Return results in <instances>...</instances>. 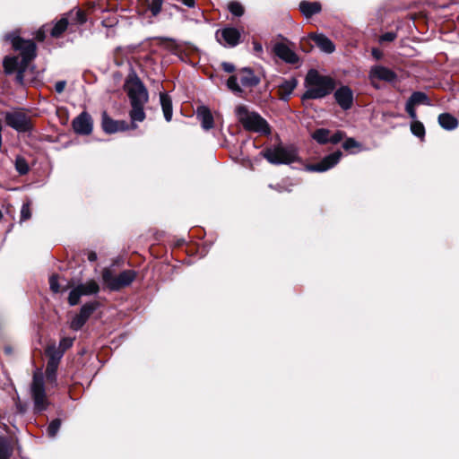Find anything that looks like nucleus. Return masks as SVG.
<instances>
[{
  "mask_svg": "<svg viewBox=\"0 0 459 459\" xmlns=\"http://www.w3.org/2000/svg\"><path fill=\"white\" fill-rule=\"evenodd\" d=\"M305 87L307 90L301 97L303 100H318L332 93L336 87V82L332 77L311 69L306 75Z\"/></svg>",
  "mask_w": 459,
  "mask_h": 459,
  "instance_id": "1",
  "label": "nucleus"
},
{
  "mask_svg": "<svg viewBox=\"0 0 459 459\" xmlns=\"http://www.w3.org/2000/svg\"><path fill=\"white\" fill-rule=\"evenodd\" d=\"M238 120L248 131L259 133L261 134H269L270 126L265 119L258 113L249 112L246 106L239 105L235 110Z\"/></svg>",
  "mask_w": 459,
  "mask_h": 459,
  "instance_id": "2",
  "label": "nucleus"
},
{
  "mask_svg": "<svg viewBox=\"0 0 459 459\" xmlns=\"http://www.w3.org/2000/svg\"><path fill=\"white\" fill-rule=\"evenodd\" d=\"M260 79L249 67L241 68L238 74H232L226 82L227 88L235 95L242 96V88H253L259 84Z\"/></svg>",
  "mask_w": 459,
  "mask_h": 459,
  "instance_id": "3",
  "label": "nucleus"
},
{
  "mask_svg": "<svg viewBox=\"0 0 459 459\" xmlns=\"http://www.w3.org/2000/svg\"><path fill=\"white\" fill-rule=\"evenodd\" d=\"M104 286L110 291H118L129 286L136 278L134 270H124L117 276L114 275L110 268H104L101 273Z\"/></svg>",
  "mask_w": 459,
  "mask_h": 459,
  "instance_id": "4",
  "label": "nucleus"
},
{
  "mask_svg": "<svg viewBox=\"0 0 459 459\" xmlns=\"http://www.w3.org/2000/svg\"><path fill=\"white\" fill-rule=\"evenodd\" d=\"M261 154L271 164H290L298 160V152L293 146H283L281 144L264 150Z\"/></svg>",
  "mask_w": 459,
  "mask_h": 459,
  "instance_id": "5",
  "label": "nucleus"
},
{
  "mask_svg": "<svg viewBox=\"0 0 459 459\" xmlns=\"http://www.w3.org/2000/svg\"><path fill=\"white\" fill-rule=\"evenodd\" d=\"M30 394L34 403V411L40 413L46 411L49 403L46 396L44 376L41 372H35L33 374Z\"/></svg>",
  "mask_w": 459,
  "mask_h": 459,
  "instance_id": "6",
  "label": "nucleus"
},
{
  "mask_svg": "<svg viewBox=\"0 0 459 459\" xmlns=\"http://www.w3.org/2000/svg\"><path fill=\"white\" fill-rule=\"evenodd\" d=\"M13 48L21 52L23 66H27L29 62L36 56V44L33 40H25L19 37L15 32L9 33L5 36Z\"/></svg>",
  "mask_w": 459,
  "mask_h": 459,
  "instance_id": "7",
  "label": "nucleus"
},
{
  "mask_svg": "<svg viewBox=\"0 0 459 459\" xmlns=\"http://www.w3.org/2000/svg\"><path fill=\"white\" fill-rule=\"evenodd\" d=\"M126 86L131 105H145L148 102V91L138 77L127 81Z\"/></svg>",
  "mask_w": 459,
  "mask_h": 459,
  "instance_id": "8",
  "label": "nucleus"
},
{
  "mask_svg": "<svg viewBox=\"0 0 459 459\" xmlns=\"http://www.w3.org/2000/svg\"><path fill=\"white\" fill-rule=\"evenodd\" d=\"M46 354L48 357L45 376L47 381L50 384L56 385V370L58 364L64 355V351H60L56 345H50L46 350Z\"/></svg>",
  "mask_w": 459,
  "mask_h": 459,
  "instance_id": "9",
  "label": "nucleus"
},
{
  "mask_svg": "<svg viewBox=\"0 0 459 459\" xmlns=\"http://www.w3.org/2000/svg\"><path fill=\"white\" fill-rule=\"evenodd\" d=\"M4 119L8 126L19 133H26L31 130L30 117L21 110L5 112Z\"/></svg>",
  "mask_w": 459,
  "mask_h": 459,
  "instance_id": "10",
  "label": "nucleus"
},
{
  "mask_svg": "<svg viewBox=\"0 0 459 459\" xmlns=\"http://www.w3.org/2000/svg\"><path fill=\"white\" fill-rule=\"evenodd\" d=\"M100 291V285L94 280L87 281L80 283L71 290L68 296V303L70 306H75L79 303L82 296L96 295Z\"/></svg>",
  "mask_w": 459,
  "mask_h": 459,
  "instance_id": "11",
  "label": "nucleus"
},
{
  "mask_svg": "<svg viewBox=\"0 0 459 459\" xmlns=\"http://www.w3.org/2000/svg\"><path fill=\"white\" fill-rule=\"evenodd\" d=\"M342 153L341 151L334 152L325 158H323L320 161L313 164H308L306 166V170L309 172H325L330 169L333 168L340 161Z\"/></svg>",
  "mask_w": 459,
  "mask_h": 459,
  "instance_id": "12",
  "label": "nucleus"
},
{
  "mask_svg": "<svg viewBox=\"0 0 459 459\" xmlns=\"http://www.w3.org/2000/svg\"><path fill=\"white\" fill-rule=\"evenodd\" d=\"M97 308V303L89 302L82 306L80 313L75 315L70 323L74 331H79Z\"/></svg>",
  "mask_w": 459,
  "mask_h": 459,
  "instance_id": "13",
  "label": "nucleus"
},
{
  "mask_svg": "<svg viewBox=\"0 0 459 459\" xmlns=\"http://www.w3.org/2000/svg\"><path fill=\"white\" fill-rule=\"evenodd\" d=\"M216 39L224 47H235L240 39V32L236 28H224L216 31Z\"/></svg>",
  "mask_w": 459,
  "mask_h": 459,
  "instance_id": "14",
  "label": "nucleus"
},
{
  "mask_svg": "<svg viewBox=\"0 0 459 459\" xmlns=\"http://www.w3.org/2000/svg\"><path fill=\"white\" fill-rule=\"evenodd\" d=\"M3 66L4 73L7 74H12L14 72H17V81L22 82L23 73L27 66H23L22 61L20 60L18 56H6L4 59Z\"/></svg>",
  "mask_w": 459,
  "mask_h": 459,
  "instance_id": "15",
  "label": "nucleus"
},
{
  "mask_svg": "<svg viewBox=\"0 0 459 459\" xmlns=\"http://www.w3.org/2000/svg\"><path fill=\"white\" fill-rule=\"evenodd\" d=\"M73 128L78 134L88 135L92 131V119L87 112H82L73 121Z\"/></svg>",
  "mask_w": 459,
  "mask_h": 459,
  "instance_id": "16",
  "label": "nucleus"
},
{
  "mask_svg": "<svg viewBox=\"0 0 459 459\" xmlns=\"http://www.w3.org/2000/svg\"><path fill=\"white\" fill-rule=\"evenodd\" d=\"M102 128L107 134H114L119 131H126L130 128L129 125L124 120H114L109 117L107 112L102 113Z\"/></svg>",
  "mask_w": 459,
  "mask_h": 459,
  "instance_id": "17",
  "label": "nucleus"
},
{
  "mask_svg": "<svg viewBox=\"0 0 459 459\" xmlns=\"http://www.w3.org/2000/svg\"><path fill=\"white\" fill-rule=\"evenodd\" d=\"M334 99L343 110H347L352 107L353 92L349 86H342L335 91Z\"/></svg>",
  "mask_w": 459,
  "mask_h": 459,
  "instance_id": "18",
  "label": "nucleus"
},
{
  "mask_svg": "<svg viewBox=\"0 0 459 459\" xmlns=\"http://www.w3.org/2000/svg\"><path fill=\"white\" fill-rule=\"evenodd\" d=\"M369 77L372 81L377 79L387 82H393L397 78L396 74L394 71L382 65L373 66L370 69Z\"/></svg>",
  "mask_w": 459,
  "mask_h": 459,
  "instance_id": "19",
  "label": "nucleus"
},
{
  "mask_svg": "<svg viewBox=\"0 0 459 459\" xmlns=\"http://www.w3.org/2000/svg\"><path fill=\"white\" fill-rule=\"evenodd\" d=\"M274 54L283 61L289 64H296L299 57L286 44L278 42L273 46Z\"/></svg>",
  "mask_w": 459,
  "mask_h": 459,
  "instance_id": "20",
  "label": "nucleus"
},
{
  "mask_svg": "<svg viewBox=\"0 0 459 459\" xmlns=\"http://www.w3.org/2000/svg\"><path fill=\"white\" fill-rule=\"evenodd\" d=\"M196 117L201 122L204 130L208 131L214 126V119L209 108L200 106L196 109Z\"/></svg>",
  "mask_w": 459,
  "mask_h": 459,
  "instance_id": "21",
  "label": "nucleus"
},
{
  "mask_svg": "<svg viewBox=\"0 0 459 459\" xmlns=\"http://www.w3.org/2000/svg\"><path fill=\"white\" fill-rule=\"evenodd\" d=\"M316 45L325 53L331 54L335 50L333 41L323 34L310 36Z\"/></svg>",
  "mask_w": 459,
  "mask_h": 459,
  "instance_id": "22",
  "label": "nucleus"
},
{
  "mask_svg": "<svg viewBox=\"0 0 459 459\" xmlns=\"http://www.w3.org/2000/svg\"><path fill=\"white\" fill-rule=\"evenodd\" d=\"M297 85L298 81L293 77L288 80H283L281 84H279L280 99L284 101L288 100Z\"/></svg>",
  "mask_w": 459,
  "mask_h": 459,
  "instance_id": "23",
  "label": "nucleus"
},
{
  "mask_svg": "<svg viewBox=\"0 0 459 459\" xmlns=\"http://www.w3.org/2000/svg\"><path fill=\"white\" fill-rule=\"evenodd\" d=\"M129 116L131 118V128L135 129L137 127L135 123L143 122L145 119L144 105H131Z\"/></svg>",
  "mask_w": 459,
  "mask_h": 459,
  "instance_id": "24",
  "label": "nucleus"
},
{
  "mask_svg": "<svg viewBox=\"0 0 459 459\" xmlns=\"http://www.w3.org/2000/svg\"><path fill=\"white\" fill-rule=\"evenodd\" d=\"M299 10L306 17H311L314 14L320 13L321 4L318 2L302 1L299 4Z\"/></svg>",
  "mask_w": 459,
  "mask_h": 459,
  "instance_id": "25",
  "label": "nucleus"
},
{
  "mask_svg": "<svg viewBox=\"0 0 459 459\" xmlns=\"http://www.w3.org/2000/svg\"><path fill=\"white\" fill-rule=\"evenodd\" d=\"M439 126L447 131L454 130L458 126L457 119L449 113H443L438 116Z\"/></svg>",
  "mask_w": 459,
  "mask_h": 459,
  "instance_id": "26",
  "label": "nucleus"
},
{
  "mask_svg": "<svg viewBox=\"0 0 459 459\" xmlns=\"http://www.w3.org/2000/svg\"><path fill=\"white\" fill-rule=\"evenodd\" d=\"M160 100L164 114V117L167 122H169L172 119L173 115L171 99L166 93H160Z\"/></svg>",
  "mask_w": 459,
  "mask_h": 459,
  "instance_id": "27",
  "label": "nucleus"
},
{
  "mask_svg": "<svg viewBox=\"0 0 459 459\" xmlns=\"http://www.w3.org/2000/svg\"><path fill=\"white\" fill-rule=\"evenodd\" d=\"M13 455V447L6 437H0V459H10Z\"/></svg>",
  "mask_w": 459,
  "mask_h": 459,
  "instance_id": "28",
  "label": "nucleus"
},
{
  "mask_svg": "<svg viewBox=\"0 0 459 459\" xmlns=\"http://www.w3.org/2000/svg\"><path fill=\"white\" fill-rule=\"evenodd\" d=\"M68 20L66 17L61 18L56 24L53 26L50 35L53 38H59L67 29Z\"/></svg>",
  "mask_w": 459,
  "mask_h": 459,
  "instance_id": "29",
  "label": "nucleus"
},
{
  "mask_svg": "<svg viewBox=\"0 0 459 459\" xmlns=\"http://www.w3.org/2000/svg\"><path fill=\"white\" fill-rule=\"evenodd\" d=\"M329 137H330V131L325 128L316 129L312 134V138L320 144H325V143H329V141H330Z\"/></svg>",
  "mask_w": 459,
  "mask_h": 459,
  "instance_id": "30",
  "label": "nucleus"
},
{
  "mask_svg": "<svg viewBox=\"0 0 459 459\" xmlns=\"http://www.w3.org/2000/svg\"><path fill=\"white\" fill-rule=\"evenodd\" d=\"M411 105L429 104L428 96L422 91H414L407 100Z\"/></svg>",
  "mask_w": 459,
  "mask_h": 459,
  "instance_id": "31",
  "label": "nucleus"
},
{
  "mask_svg": "<svg viewBox=\"0 0 459 459\" xmlns=\"http://www.w3.org/2000/svg\"><path fill=\"white\" fill-rule=\"evenodd\" d=\"M15 169L20 175H26L30 171V166L26 159L22 156H17L14 162Z\"/></svg>",
  "mask_w": 459,
  "mask_h": 459,
  "instance_id": "32",
  "label": "nucleus"
},
{
  "mask_svg": "<svg viewBox=\"0 0 459 459\" xmlns=\"http://www.w3.org/2000/svg\"><path fill=\"white\" fill-rule=\"evenodd\" d=\"M411 133L420 138H422L425 135V127L423 124L420 121L414 120L411 125Z\"/></svg>",
  "mask_w": 459,
  "mask_h": 459,
  "instance_id": "33",
  "label": "nucleus"
},
{
  "mask_svg": "<svg viewBox=\"0 0 459 459\" xmlns=\"http://www.w3.org/2000/svg\"><path fill=\"white\" fill-rule=\"evenodd\" d=\"M229 11L235 16L240 17L244 14V7L237 1H232L228 5Z\"/></svg>",
  "mask_w": 459,
  "mask_h": 459,
  "instance_id": "34",
  "label": "nucleus"
},
{
  "mask_svg": "<svg viewBox=\"0 0 459 459\" xmlns=\"http://www.w3.org/2000/svg\"><path fill=\"white\" fill-rule=\"evenodd\" d=\"M60 427H61V420L59 419L53 420L49 423V425L48 426V429H47V433H48V437H54L57 434Z\"/></svg>",
  "mask_w": 459,
  "mask_h": 459,
  "instance_id": "35",
  "label": "nucleus"
},
{
  "mask_svg": "<svg viewBox=\"0 0 459 459\" xmlns=\"http://www.w3.org/2000/svg\"><path fill=\"white\" fill-rule=\"evenodd\" d=\"M163 0H152L149 9L153 16H157L162 8Z\"/></svg>",
  "mask_w": 459,
  "mask_h": 459,
  "instance_id": "36",
  "label": "nucleus"
},
{
  "mask_svg": "<svg viewBox=\"0 0 459 459\" xmlns=\"http://www.w3.org/2000/svg\"><path fill=\"white\" fill-rule=\"evenodd\" d=\"M49 287H50V290L54 293H57L60 291V286L58 283V275L57 274H52L49 277Z\"/></svg>",
  "mask_w": 459,
  "mask_h": 459,
  "instance_id": "37",
  "label": "nucleus"
},
{
  "mask_svg": "<svg viewBox=\"0 0 459 459\" xmlns=\"http://www.w3.org/2000/svg\"><path fill=\"white\" fill-rule=\"evenodd\" d=\"M31 216V212H30V203H25L22 204V209H21V221H26L28 219H30Z\"/></svg>",
  "mask_w": 459,
  "mask_h": 459,
  "instance_id": "38",
  "label": "nucleus"
},
{
  "mask_svg": "<svg viewBox=\"0 0 459 459\" xmlns=\"http://www.w3.org/2000/svg\"><path fill=\"white\" fill-rule=\"evenodd\" d=\"M359 145V143L353 138H348L342 143V147L347 151H349L352 148L358 147Z\"/></svg>",
  "mask_w": 459,
  "mask_h": 459,
  "instance_id": "39",
  "label": "nucleus"
},
{
  "mask_svg": "<svg viewBox=\"0 0 459 459\" xmlns=\"http://www.w3.org/2000/svg\"><path fill=\"white\" fill-rule=\"evenodd\" d=\"M74 340L72 338H63L59 342V350L60 351H65L69 347L73 345Z\"/></svg>",
  "mask_w": 459,
  "mask_h": 459,
  "instance_id": "40",
  "label": "nucleus"
},
{
  "mask_svg": "<svg viewBox=\"0 0 459 459\" xmlns=\"http://www.w3.org/2000/svg\"><path fill=\"white\" fill-rule=\"evenodd\" d=\"M397 37V34L395 32H385L380 37V41H386V42H392L394 41Z\"/></svg>",
  "mask_w": 459,
  "mask_h": 459,
  "instance_id": "41",
  "label": "nucleus"
},
{
  "mask_svg": "<svg viewBox=\"0 0 459 459\" xmlns=\"http://www.w3.org/2000/svg\"><path fill=\"white\" fill-rule=\"evenodd\" d=\"M415 106L411 105L410 102L406 101L405 110L410 116V117L414 121L417 118L416 111L414 108Z\"/></svg>",
  "mask_w": 459,
  "mask_h": 459,
  "instance_id": "42",
  "label": "nucleus"
},
{
  "mask_svg": "<svg viewBox=\"0 0 459 459\" xmlns=\"http://www.w3.org/2000/svg\"><path fill=\"white\" fill-rule=\"evenodd\" d=\"M74 20H75V21H76V22H78L79 24H83V23H85V22H86V21H87L86 16H85V13H84L82 10H77V11H76Z\"/></svg>",
  "mask_w": 459,
  "mask_h": 459,
  "instance_id": "43",
  "label": "nucleus"
},
{
  "mask_svg": "<svg viewBox=\"0 0 459 459\" xmlns=\"http://www.w3.org/2000/svg\"><path fill=\"white\" fill-rule=\"evenodd\" d=\"M342 138H343V133L336 132L335 134H333V135H331L329 137V139H330L329 143L336 144L339 142H341L342 140Z\"/></svg>",
  "mask_w": 459,
  "mask_h": 459,
  "instance_id": "44",
  "label": "nucleus"
},
{
  "mask_svg": "<svg viewBox=\"0 0 459 459\" xmlns=\"http://www.w3.org/2000/svg\"><path fill=\"white\" fill-rule=\"evenodd\" d=\"M66 82L65 81H58L55 84V91L57 93H62L65 88Z\"/></svg>",
  "mask_w": 459,
  "mask_h": 459,
  "instance_id": "45",
  "label": "nucleus"
},
{
  "mask_svg": "<svg viewBox=\"0 0 459 459\" xmlns=\"http://www.w3.org/2000/svg\"><path fill=\"white\" fill-rule=\"evenodd\" d=\"M223 70L227 73H233L235 71V65L229 62H223L221 64Z\"/></svg>",
  "mask_w": 459,
  "mask_h": 459,
  "instance_id": "46",
  "label": "nucleus"
},
{
  "mask_svg": "<svg viewBox=\"0 0 459 459\" xmlns=\"http://www.w3.org/2000/svg\"><path fill=\"white\" fill-rule=\"evenodd\" d=\"M253 47H254V50H255L256 53H262V52H263V46H262V44H260L259 42L255 41V42L253 43Z\"/></svg>",
  "mask_w": 459,
  "mask_h": 459,
  "instance_id": "47",
  "label": "nucleus"
},
{
  "mask_svg": "<svg viewBox=\"0 0 459 459\" xmlns=\"http://www.w3.org/2000/svg\"><path fill=\"white\" fill-rule=\"evenodd\" d=\"M371 54L376 59H380L382 57V53L377 48H373Z\"/></svg>",
  "mask_w": 459,
  "mask_h": 459,
  "instance_id": "48",
  "label": "nucleus"
},
{
  "mask_svg": "<svg viewBox=\"0 0 459 459\" xmlns=\"http://www.w3.org/2000/svg\"><path fill=\"white\" fill-rule=\"evenodd\" d=\"M97 258H98V256H97V254L95 252L91 251V252H90L88 254V260L90 262H94V261L97 260Z\"/></svg>",
  "mask_w": 459,
  "mask_h": 459,
  "instance_id": "49",
  "label": "nucleus"
},
{
  "mask_svg": "<svg viewBox=\"0 0 459 459\" xmlns=\"http://www.w3.org/2000/svg\"><path fill=\"white\" fill-rule=\"evenodd\" d=\"M37 39H38L39 40H44V39H45L44 32H43V31H41V30H39V31L38 32V34H37Z\"/></svg>",
  "mask_w": 459,
  "mask_h": 459,
  "instance_id": "50",
  "label": "nucleus"
},
{
  "mask_svg": "<svg viewBox=\"0 0 459 459\" xmlns=\"http://www.w3.org/2000/svg\"><path fill=\"white\" fill-rule=\"evenodd\" d=\"M4 351H5L7 354H9V353H11L12 350H11V348L6 347V348L4 349Z\"/></svg>",
  "mask_w": 459,
  "mask_h": 459,
  "instance_id": "51",
  "label": "nucleus"
},
{
  "mask_svg": "<svg viewBox=\"0 0 459 459\" xmlns=\"http://www.w3.org/2000/svg\"><path fill=\"white\" fill-rule=\"evenodd\" d=\"M96 5H97V4H96L95 2H93V3H91V8H95V7H96Z\"/></svg>",
  "mask_w": 459,
  "mask_h": 459,
  "instance_id": "52",
  "label": "nucleus"
},
{
  "mask_svg": "<svg viewBox=\"0 0 459 459\" xmlns=\"http://www.w3.org/2000/svg\"><path fill=\"white\" fill-rule=\"evenodd\" d=\"M3 217V214H2V212L0 211V220L2 219Z\"/></svg>",
  "mask_w": 459,
  "mask_h": 459,
  "instance_id": "53",
  "label": "nucleus"
}]
</instances>
